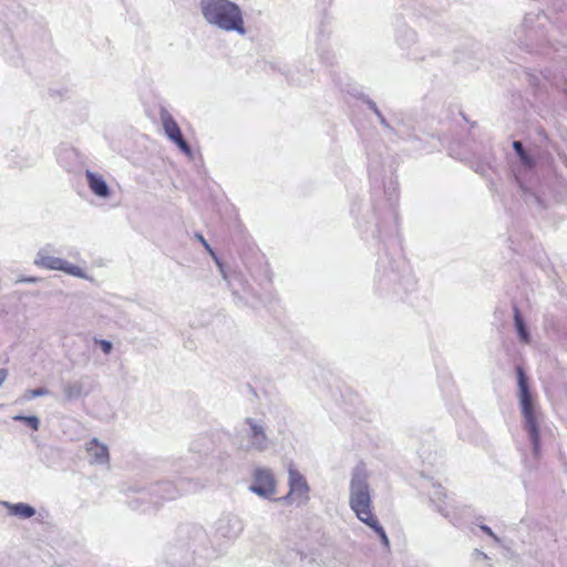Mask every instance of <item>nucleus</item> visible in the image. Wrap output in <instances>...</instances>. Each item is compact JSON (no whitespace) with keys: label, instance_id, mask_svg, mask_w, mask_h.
I'll use <instances>...</instances> for the list:
<instances>
[{"label":"nucleus","instance_id":"b1692460","mask_svg":"<svg viewBox=\"0 0 567 567\" xmlns=\"http://www.w3.org/2000/svg\"><path fill=\"white\" fill-rule=\"evenodd\" d=\"M8 377V371L6 369H0V388L4 383Z\"/></svg>","mask_w":567,"mask_h":567},{"label":"nucleus","instance_id":"dca6fc26","mask_svg":"<svg viewBox=\"0 0 567 567\" xmlns=\"http://www.w3.org/2000/svg\"><path fill=\"white\" fill-rule=\"evenodd\" d=\"M513 148L515 150L517 156L519 157L520 159V163L527 167V168H532L534 165H535V159L532 155H529L525 150H524V146L522 144V142L519 141H514L513 142Z\"/></svg>","mask_w":567,"mask_h":567},{"label":"nucleus","instance_id":"f257e3e1","mask_svg":"<svg viewBox=\"0 0 567 567\" xmlns=\"http://www.w3.org/2000/svg\"><path fill=\"white\" fill-rule=\"evenodd\" d=\"M370 474L364 464H358L351 472L349 482V507L355 517L372 529L380 538L382 546L389 550L390 539L373 512Z\"/></svg>","mask_w":567,"mask_h":567},{"label":"nucleus","instance_id":"2eb2a0df","mask_svg":"<svg viewBox=\"0 0 567 567\" xmlns=\"http://www.w3.org/2000/svg\"><path fill=\"white\" fill-rule=\"evenodd\" d=\"M514 322H515V328L519 336V339L525 343H529V341H530L529 332H528V330L525 326L524 319L520 316L517 308L514 309Z\"/></svg>","mask_w":567,"mask_h":567},{"label":"nucleus","instance_id":"a878e982","mask_svg":"<svg viewBox=\"0 0 567 567\" xmlns=\"http://www.w3.org/2000/svg\"><path fill=\"white\" fill-rule=\"evenodd\" d=\"M380 123L384 126V127H390L389 123L386 122V120L384 118V116L382 115V113H380V115H377Z\"/></svg>","mask_w":567,"mask_h":567},{"label":"nucleus","instance_id":"6ab92c4d","mask_svg":"<svg viewBox=\"0 0 567 567\" xmlns=\"http://www.w3.org/2000/svg\"><path fill=\"white\" fill-rule=\"evenodd\" d=\"M210 256L213 257V259L215 260L216 265L218 266L219 270H220V274H221V277L224 280H227V274L224 269V265L223 262L219 260V258L216 256V254L214 252V250L212 249V247L209 246V249H206Z\"/></svg>","mask_w":567,"mask_h":567},{"label":"nucleus","instance_id":"4468645a","mask_svg":"<svg viewBox=\"0 0 567 567\" xmlns=\"http://www.w3.org/2000/svg\"><path fill=\"white\" fill-rule=\"evenodd\" d=\"M431 501L436 505L437 511L445 517H449V513L443 506L444 499L446 498V494L441 486H434L433 491L430 494Z\"/></svg>","mask_w":567,"mask_h":567},{"label":"nucleus","instance_id":"1a4fd4ad","mask_svg":"<svg viewBox=\"0 0 567 567\" xmlns=\"http://www.w3.org/2000/svg\"><path fill=\"white\" fill-rule=\"evenodd\" d=\"M159 120L167 138L175 143L185 155L192 157L193 151L188 143L184 140L181 128L172 114L167 110L162 109L159 112Z\"/></svg>","mask_w":567,"mask_h":567},{"label":"nucleus","instance_id":"bb28decb","mask_svg":"<svg viewBox=\"0 0 567 567\" xmlns=\"http://www.w3.org/2000/svg\"><path fill=\"white\" fill-rule=\"evenodd\" d=\"M23 419H27V416H24V415H14V416H13V420H14V421H21V422H23Z\"/></svg>","mask_w":567,"mask_h":567},{"label":"nucleus","instance_id":"cd10ccee","mask_svg":"<svg viewBox=\"0 0 567 567\" xmlns=\"http://www.w3.org/2000/svg\"><path fill=\"white\" fill-rule=\"evenodd\" d=\"M37 280H38V279H37V278H34V277H30V278H25V279H23V281H25V282H35Z\"/></svg>","mask_w":567,"mask_h":567},{"label":"nucleus","instance_id":"f03ea898","mask_svg":"<svg viewBox=\"0 0 567 567\" xmlns=\"http://www.w3.org/2000/svg\"><path fill=\"white\" fill-rule=\"evenodd\" d=\"M198 10L205 23L224 33L247 34L244 12L231 0H199Z\"/></svg>","mask_w":567,"mask_h":567},{"label":"nucleus","instance_id":"4be33fe9","mask_svg":"<svg viewBox=\"0 0 567 567\" xmlns=\"http://www.w3.org/2000/svg\"><path fill=\"white\" fill-rule=\"evenodd\" d=\"M481 529L484 533H486L489 537H492L495 542H499L498 537L493 533V530L488 526L482 525Z\"/></svg>","mask_w":567,"mask_h":567},{"label":"nucleus","instance_id":"aec40b11","mask_svg":"<svg viewBox=\"0 0 567 567\" xmlns=\"http://www.w3.org/2000/svg\"><path fill=\"white\" fill-rule=\"evenodd\" d=\"M95 342L100 344L102 351L105 354H110L111 351L113 350V344L109 340H103V339L97 340V339H95Z\"/></svg>","mask_w":567,"mask_h":567},{"label":"nucleus","instance_id":"39448f33","mask_svg":"<svg viewBox=\"0 0 567 567\" xmlns=\"http://www.w3.org/2000/svg\"><path fill=\"white\" fill-rule=\"evenodd\" d=\"M288 487L287 495L275 498L288 505L305 506L310 499V486L305 477L295 465L288 466Z\"/></svg>","mask_w":567,"mask_h":567},{"label":"nucleus","instance_id":"412c9836","mask_svg":"<svg viewBox=\"0 0 567 567\" xmlns=\"http://www.w3.org/2000/svg\"><path fill=\"white\" fill-rule=\"evenodd\" d=\"M23 422L30 425L34 431H38L40 427V420L35 415L27 416V419H23Z\"/></svg>","mask_w":567,"mask_h":567},{"label":"nucleus","instance_id":"6e6552de","mask_svg":"<svg viewBox=\"0 0 567 567\" xmlns=\"http://www.w3.org/2000/svg\"><path fill=\"white\" fill-rule=\"evenodd\" d=\"M244 520L235 514L221 515L214 525L215 536L224 539H236L244 532Z\"/></svg>","mask_w":567,"mask_h":567},{"label":"nucleus","instance_id":"f3484780","mask_svg":"<svg viewBox=\"0 0 567 567\" xmlns=\"http://www.w3.org/2000/svg\"><path fill=\"white\" fill-rule=\"evenodd\" d=\"M50 394V391L45 388H38V389H33V390H27L20 401H30L34 398H39V396H45V395H49Z\"/></svg>","mask_w":567,"mask_h":567},{"label":"nucleus","instance_id":"393cba45","mask_svg":"<svg viewBox=\"0 0 567 567\" xmlns=\"http://www.w3.org/2000/svg\"><path fill=\"white\" fill-rule=\"evenodd\" d=\"M196 237L202 243V245L205 247V249H209V244L206 241L203 235L197 234Z\"/></svg>","mask_w":567,"mask_h":567},{"label":"nucleus","instance_id":"a211bd4d","mask_svg":"<svg viewBox=\"0 0 567 567\" xmlns=\"http://www.w3.org/2000/svg\"><path fill=\"white\" fill-rule=\"evenodd\" d=\"M146 503L147 495L143 493L137 498L131 502V507L135 511L148 512L150 508L145 506Z\"/></svg>","mask_w":567,"mask_h":567},{"label":"nucleus","instance_id":"ddd939ff","mask_svg":"<svg viewBox=\"0 0 567 567\" xmlns=\"http://www.w3.org/2000/svg\"><path fill=\"white\" fill-rule=\"evenodd\" d=\"M64 400L68 402L86 396L89 391L85 390L82 380L66 381L62 383Z\"/></svg>","mask_w":567,"mask_h":567},{"label":"nucleus","instance_id":"7ed1b4c3","mask_svg":"<svg viewBox=\"0 0 567 567\" xmlns=\"http://www.w3.org/2000/svg\"><path fill=\"white\" fill-rule=\"evenodd\" d=\"M516 372L518 380V400L523 415L524 427L532 442L533 454L538 457L540 453L539 429L534 410L532 393L529 391L524 370L518 367Z\"/></svg>","mask_w":567,"mask_h":567},{"label":"nucleus","instance_id":"9b49d317","mask_svg":"<svg viewBox=\"0 0 567 567\" xmlns=\"http://www.w3.org/2000/svg\"><path fill=\"white\" fill-rule=\"evenodd\" d=\"M85 179L87 187L96 197L101 199H109L111 197V188L101 174L86 169Z\"/></svg>","mask_w":567,"mask_h":567},{"label":"nucleus","instance_id":"9d476101","mask_svg":"<svg viewBox=\"0 0 567 567\" xmlns=\"http://www.w3.org/2000/svg\"><path fill=\"white\" fill-rule=\"evenodd\" d=\"M89 462L94 465H106L110 461L109 449L97 439H92L85 443Z\"/></svg>","mask_w":567,"mask_h":567},{"label":"nucleus","instance_id":"f8f14e48","mask_svg":"<svg viewBox=\"0 0 567 567\" xmlns=\"http://www.w3.org/2000/svg\"><path fill=\"white\" fill-rule=\"evenodd\" d=\"M0 505L8 511L10 516L28 519L35 515V508L27 503H10L0 501Z\"/></svg>","mask_w":567,"mask_h":567},{"label":"nucleus","instance_id":"20e7f679","mask_svg":"<svg viewBox=\"0 0 567 567\" xmlns=\"http://www.w3.org/2000/svg\"><path fill=\"white\" fill-rule=\"evenodd\" d=\"M240 450L245 452H265L270 446V439L266 432V425L261 420L247 417L244 427L239 432Z\"/></svg>","mask_w":567,"mask_h":567},{"label":"nucleus","instance_id":"5701e85b","mask_svg":"<svg viewBox=\"0 0 567 567\" xmlns=\"http://www.w3.org/2000/svg\"><path fill=\"white\" fill-rule=\"evenodd\" d=\"M367 103H368V106L370 107V110L373 111V113L375 115H380L381 112H380V110L378 109L377 104L373 101L369 100Z\"/></svg>","mask_w":567,"mask_h":567},{"label":"nucleus","instance_id":"423d86ee","mask_svg":"<svg viewBox=\"0 0 567 567\" xmlns=\"http://www.w3.org/2000/svg\"><path fill=\"white\" fill-rule=\"evenodd\" d=\"M51 250L50 246L40 248L34 258V265L48 270H60L76 278L90 279L84 269L63 258L52 256Z\"/></svg>","mask_w":567,"mask_h":567},{"label":"nucleus","instance_id":"0eeeda50","mask_svg":"<svg viewBox=\"0 0 567 567\" xmlns=\"http://www.w3.org/2000/svg\"><path fill=\"white\" fill-rule=\"evenodd\" d=\"M248 489L264 499H272L277 494V480L271 468L256 466L251 473Z\"/></svg>","mask_w":567,"mask_h":567}]
</instances>
